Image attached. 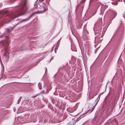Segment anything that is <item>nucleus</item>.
Here are the masks:
<instances>
[{"label":"nucleus","mask_w":125,"mask_h":125,"mask_svg":"<svg viewBox=\"0 0 125 125\" xmlns=\"http://www.w3.org/2000/svg\"><path fill=\"white\" fill-rule=\"evenodd\" d=\"M27 2V0H22L20 2V5H21L23 7L22 9L19 10H17L14 12H11L9 11H7L6 12V14H8V16L11 19H14L16 17H17L20 16L22 15V13L24 11V7L25 5Z\"/></svg>","instance_id":"obj_1"},{"label":"nucleus","mask_w":125,"mask_h":125,"mask_svg":"<svg viewBox=\"0 0 125 125\" xmlns=\"http://www.w3.org/2000/svg\"><path fill=\"white\" fill-rule=\"evenodd\" d=\"M10 32L9 29L8 28H7L6 29V31L5 33H4L1 37H2L3 36H5V37H6L5 41L4 40L1 41L0 42V44L3 45L5 47L4 48L5 49L3 55V56L4 57H5V58L7 59V60L9 59L8 46L9 43L10 42V41L9 40L8 41L7 40V37L5 36V35L6 34V33H7Z\"/></svg>","instance_id":"obj_2"},{"label":"nucleus","mask_w":125,"mask_h":125,"mask_svg":"<svg viewBox=\"0 0 125 125\" xmlns=\"http://www.w3.org/2000/svg\"><path fill=\"white\" fill-rule=\"evenodd\" d=\"M101 31H99L96 33V34L97 35L96 37L95 38V40L98 42H99L102 40V36H101Z\"/></svg>","instance_id":"obj_3"},{"label":"nucleus","mask_w":125,"mask_h":125,"mask_svg":"<svg viewBox=\"0 0 125 125\" xmlns=\"http://www.w3.org/2000/svg\"><path fill=\"white\" fill-rule=\"evenodd\" d=\"M109 12H110L112 14L111 15L110 18V19L112 20L116 16L117 14L115 12L111 10H109Z\"/></svg>","instance_id":"obj_4"},{"label":"nucleus","mask_w":125,"mask_h":125,"mask_svg":"<svg viewBox=\"0 0 125 125\" xmlns=\"http://www.w3.org/2000/svg\"><path fill=\"white\" fill-rule=\"evenodd\" d=\"M38 13L37 12H34V13L32 14L31 16L30 17L28 18V19H25L24 20V21H27L29 20V19H30V18L31 17L33 16L35 14H37Z\"/></svg>","instance_id":"obj_5"},{"label":"nucleus","mask_w":125,"mask_h":125,"mask_svg":"<svg viewBox=\"0 0 125 125\" xmlns=\"http://www.w3.org/2000/svg\"><path fill=\"white\" fill-rule=\"evenodd\" d=\"M94 109V106H93V107H92L91 108H90L87 112V113H90L92 112L93 110Z\"/></svg>","instance_id":"obj_6"},{"label":"nucleus","mask_w":125,"mask_h":125,"mask_svg":"<svg viewBox=\"0 0 125 125\" xmlns=\"http://www.w3.org/2000/svg\"><path fill=\"white\" fill-rule=\"evenodd\" d=\"M38 85L39 89L40 90H41L42 88V85L41 83H38Z\"/></svg>","instance_id":"obj_7"},{"label":"nucleus","mask_w":125,"mask_h":125,"mask_svg":"<svg viewBox=\"0 0 125 125\" xmlns=\"http://www.w3.org/2000/svg\"><path fill=\"white\" fill-rule=\"evenodd\" d=\"M100 95H99L98 97L97 98L96 100V101H97L96 102V103H97L99 101L100 99Z\"/></svg>","instance_id":"obj_8"},{"label":"nucleus","mask_w":125,"mask_h":125,"mask_svg":"<svg viewBox=\"0 0 125 125\" xmlns=\"http://www.w3.org/2000/svg\"><path fill=\"white\" fill-rule=\"evenodd\" d=\"M38 95V94L35 95H33L31 97L32 98H34L36 97Z\"/></svg>","instance_id":"obj_9"},{"label":"nucleus","mask_w":125,"mask_h":125,"mask_svg":"<svg viewBox=\"0 0 125 125\" xmlns=\"http://www.w3.org/2000/svg\"><path fill=\"white\" fill-rule=\"evenodd\" d=\"M21 98V97H20V98L18 100V104H19V102H20Z\"/></svg>","instance_id":"obj_10"},{"label":"nucleus","mask_w":125,"mask_h":125,"mask_svg":"<svg viewBox=\"0 0 125 125\" xmlns=\"http://www.w3.org/2000/svg\"><path fill=\"white\" fill-rule=\"evenodd\" d=\"M94 95H93L90 98V99H92L94 97Z\"/></svg>","instance_id":"obj_11"},{"label":"nucleus","mask_w":125,"mask_h":125,"mask_svg":"<svg viewBox=\"0 0 125 125\" xmlns=\"http://www.w3.org/2000/svg\"><path fill=\"white\" fill-rule=\"evenodd\" d=\"M80 119V118H78L76 120V121H78Z\"/></svg>","instance_id":"obj_12"},{"label":"nucleus","mask_w":125,"mask_h":125,"mask_svg":"<svg viewBox=\"0 0 125 125\" xmlns=\"http://www.w3.org/2000/svg\"><path fill=\"white\" fill-rule=\"evenodd\" d=\"M85 1V0H83L82 1V2H84Z\"/></svg>","instance_id":"obj_13"},{"label":"nucleus","mask_w":125,"mask_h":125,"mask_svg":"<svg viewBox=\"0 0 125 125\" xmlns=\"http://www.w3.org/2000/svg\"><path fill=\"white\" fill-rule=\"evenodd\" d=\"M43 10H44V11H43V12H44V11H45V8H44V7H43Z\"/></svg>","instance_id":"obj_14"},{"label":"nucleus","mask_w":125,"mask_h":125,"mask_svg":"<svg viewBox=\"0 0 125 125\" xmlns=\"http://www.w3.org/2000/svg\"><path fill=\"white\" fill-rule=\"evenodd\" d=\"M97 103H96V104H95V105H94V106H94V108H95V106H96V104H97Z\"/></svg>","instance_id":"obj_15"},{"label":"nucleus","mask_w":125,"mask_h":125,"mask_svg":"<svg viewBox=\"0 0 125 125\" xmlns=\"http://www.w3.org/2000/svg\"><path fill=\"white\" fill-rule=\"evenodd\" d=\"M53 59V58H52L50 60V62H51V61Z\"/></svg>","instance_id":"obj_16"},{"label":"nucleus","mask_w":125,"mask_h":125,"mask_svg":"<svg viewBox=\"0 0 125 125\" xmlns=\"http://www.w3.org/2000/svg\"><path fill=\"white\" fill-rule=\"evenodd\" d=\"M102 94L101 93H100V94L99 95H100H100Z\"/></svg>","instance_id":"obj_17"},{"label":"nucleus","mask_w":125,"mask_h":125,"mask_svg":"<svg viewBox=\"0 0 125 125\" xmlns=\"http://www.w3.org/2000/svg\"><path fill=\"white\" fill-rule=\"evenodd\" d=\"M55 50V53H56V51H55V50Z\"/></svg>","instance_id":"obj_18"},{"label":"nucleus","mask_w":125,"mask_h":125,"mask_svg":"<svg viewBox=\"0 0 125 125\" xmlns=\"http://www.w3.org/2000/svg\"><path fill=\"white\" fill-rule=\"evenodd\" d=\"M124 1L125 3V0H124Z\"/></svg>","instance_id":"obj_19"},{"label":"nucleus","mask_w":125,"mask_h":125,"mask_svg":"<svg viewBox=\"0 0 125 125\" xmlns=\"http://www.w3.org/2000/svg\"><path fill=\"white\" fill-rule=\"evenodd\" d=\"M44 0H42V1H43Z\"/></svg>","instance_id":"obj_20"},{"label":"nucleus","mask_w":125,"mask_h":125,"mask_svg":"<svg viewBox=\"0 0 125 125\" xmlns=\"http://www.w3.org/2000/svg\"><path fill=\"white\" fill-rule=\"evenodd\" d=\"M1 13V12H0V13Z\"/></svg>","instance_id":"obj_21"},{"label":"nucleus","mask_w":125,"mask_h":125,"mask_svg":"<svg viewBox=\"0 0 125 125\" xmlns=\"http://www.w3.org/2000/svg\"><path fill=\"white\" fill-rule=\"evenodd\" d=\"M18 23H18L17 24H18Z\"/></svg>","instance_id":"obj_22"}]
</instances>
